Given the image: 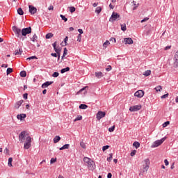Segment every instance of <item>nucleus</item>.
I'll use <instances>...</instances> for the list:
<instances>
[{"mask_svg": "<svg viewBox=\"0 0 178 178\" xmlns=\"http://www.w3.org/2000/svg\"><path fill=\"white\" fill-rule=\"evenodd\" d=\"M83 162H85L86 166H87L88 170H95L96 165L95 162L94 161L91 160V159L88 157H84L83 158Z\"/></svg>", "mask_w": 178, "mask_h": 178, "instance_id": "nucleus-1", "label": "nucleus"}, {"mask_svg": "<svg viewBox=\"0 0 178 178\" xmlns=\"http://www.w3.org/2000/svg\"><path fill=\"white\" fill-rule=\"evenodd\" d=\"M33 141V138L30 136L26 137L25 143L24 144V149H29L30 147H31V143Z\"/></svg>", "mask_w": 178, "mask_h": 178, "instance_id": "nucleus-2", "label": "nucleus"}, {"mask_svg": "<svg viewBox=\"0 0 178 178\" xmlns=\"http://www.w3.org/2000/svg\"><path fill=\"white\" fill-rule=\"evenodd\" d=\"M165 140H166L165 137H164L160 140H157L154 141L152 144L151 148H156V147H159V145H162V144H163V143L165 142Z\"/></svg>", "mask_w": 178, "mask_h": 178, "instance_id": "nucleus-3", "label": "nucleus"}, {"mask_svg": "<svg viewBox=\"0 0 178 178\" xmlns=\"http://www.w3.org/2000/svg\"><path fill=\"white\" fill-rule=\"evenodd\" d=\"M145 164L143 165V169H142V172L143 173H145L147 172H148V170L149 169V159H146L144 160Z\"/></svg>", "mask_w": 178, "mask_h": 178, "instance_id": "nucleus-4", "label": "nucleus"}, {"mask_svg": "<svg viewBox=\"0 0 178 178\" xmlns=\"http://www.w3.org/2000/svg\"><path fill=\"white\" fill-rule=\"evenodd\" d=\"M120 18V15H119V13L116 12H113L111 15V17L109 19V22H111L112 23H113V22L116 20H119Z\"/></svg>", "mask_w": 178, "mask_h": 178, "instance_id": "nucleus-5", "label": "nucleus"}, {"mask_svg": "<svg viewBox=\"0 0 178 178\" xmlns=\"http://www.w3.org/2000/svg\"><path fill=\"white\" fill-rule=\"evenodd\" d=\"M22 35L26 37L27 34H31V27L24 28L22 30Z\"/></svg>", "mask_w": 178, "mask_h": 178, "instance_id": "nucleus-6", "label": "nucleus"}, {"mask_svg": "<svg viewBox=\"0 0 178 178\" xmlns=\"http://www.w3.org/2000/svg\"><path fill=\"white\" fill-rule=\"evenodd\" d=\"M13 31H14L16 37H17V38H19L22 33V30L17 28V26H13Z\"/></svg>", "mask_w": 178, "mask_h": 178, "instance_id": "nucleus-7", "label": "nucleus"}, {"mask_svg": "<svg viewBox=\"0 0 178 178\" xmlns=\"http://www.w3.org/2000/svg\"><path fill=\"white\" fill-rule=\"evenodd\" d=\"M26 131H22L19 135V140L20 143H24V140H26Z\"/></svg>", "mask_w": 178, "mask_h": 178, "instance_id": "nucleus-8", "label": "nucleus"}, {"mask_svg": "<svg viewBox=\"0 0 178 178\" xmlns=\"http://www.w3.org/2000/svg\"><path fill=\"white\" fill-rule=\"evenodd\" d=\"M56 44H57L56 42H55L54 43H53V47H54V49L55 52H56V54H57V56H60V52H62V49H60V48H57V47H56Z\"/></svg>", "mask_w": 178, "mask_h": 178, "instance_id": "nucleus-9", "label": "nucleus"}, {"mask_svg": "<svg viewBox=\"0 0 178 178\" xmlns=\"http://www.w3.org/2000/svg\"><path fill=\"white\" fill-rule=\"evenodd\" d=\"M142 106L141 105H136V106H131L129 108V111L131 112H137V111H140V109H141Z\"/></svg>", "mask_w": 178, "mask_h": 178, "instance_id": "nucleus-10", "label": "nucleus"}, {"mask_svg": "<svg viewBox=\"0 0 178 178\" xmlns=\"http://www.w3.org/2000/svg\"><path fill=\"white\" fill-rule=\"evenodd\" d=\"M134 96L137 97V98H143L144 97V91L139 90L135 92Z\"/></svg>", "mask_w": 178, "mask_h": 178, "instance_id": "nucleus-11", "label": "nucleus"}, {"mask_svg": "<svg viewBox=\"0 0 178 178\" xmlns=\"http://www.w3.org/2000/svg\"><path fill=\"white\" fill-rule=\"evenodd\" d=\"M124 42L125 45H127V44L131 45V44L134 43V41H133V39H131V38H124Z\"/></svg>", "mask_w": 178, "mask_h": 178, "instance_id": "nucleus-12", "label": "nucleus"}, {"mask_svg": "<svg viewBox=\"0 0 178 178\" xmlns=\"http://www.w3.org/2000/svg\"><path fill=\"white\" fill-rule=\"evenodd\" d=\"M105 115H106V113H105V112L99 111L97 114V119L98 120H101V119H102V118H105Z\"/></svg>", "mask_w": 178, "mask_h": 178, "instance_id": "nucleus-13", "label": "nucleus"}, {"mask_svg": "<svg viewBox=\"0 0 178 178\" xmlns=\"http://www.w3.org/2000/svg\"><path fill=\"white\" fill-rule=\"evenodd\" d=\"M29 13L31 15H35L37 13V8L31 5L29 6Z\"/></svg>", "mask_w": 178, "mask_h": 178, "instance_id": "nucleus-14", "label": "nucleus"}, {"mask_svg": "<svg viewBox=\"0 0 178 178\" xmlns=\"http://www.w3.org/2000/svg\"><path fill=\"white\" fill-rule=\"evenodd\" d=\"M174 67H178V51L176 52L174 57Z\"/></svg>", "mask_w": 178, "mask_h": 178, "instance_id": "nucleus-15", "label": "nucleus"}, {"mask_svg": "<svg viewBox=\"0 0 178 178\" xmlns=\"http://www.w3.org/2000/svg\"><path fill=\"white\" fill-rule=\"evenodd\" d=\"M53 83H54V81H47L42 85V88H47V87H49L51 84H53Z\"/></svg>", "mask_w": 178, "mask_h": 178, "instance_id": "nucleus-16", "label": "nucleus"}, {"mask_svg": "<svg viewBox=\"0 0 178 178\" xmlns=\"http://www.w3.org/2000/svg\"><path fill=\"white\" fill-rule=\"evenodd\" d=\"M24 101L22 99V100H19L17 102H16L15 104V109H19V108H20V106H22V104H23Z\"/></svg>", "mask_w": 178, "mask_h": 178, "instance_id": "nucleus-17", "label": "nucleus"}, {"mask_svg": "<svg viewBox=\"0 0 178 178\" xmlns=\"http://www.w3.org/2000/svg\"><path fill=\"white\" fill-rule=\"evenodd\" d=\"M87 88H88V86H85L84 88H81L77 94H81V92H83V94H87Z\"/></svg>", "mask_w": 178, "mask_h": 178, "instance_id": "nucleus-18", "label": "nucleus"}, {"mask_svg": "<svg viewBox=\"0 0 178 178\" xmlns=\"http://www.w3.org/2000/svg\"><path fill=\"white\" fill-rule=\"evenodd\" d=\"M26 117H27V115H26V114H18L17 115V118L19 120H22V119H26Z\"/></svg>", "mask_w": 178, "mask_h": 178, "instance_id": "nucleus-19", "label": "nucleus"}, {"mask_svg": "<svg viewBox=\"0 0 178 178\" xmlns=\"http://www.w3.org/2000/svg\"><path fill=\"white\" fill-rule=\"evenodd\" d=\"M70 147V144H65L63 147H60L59 149L60 151H63V149H69Z\"/></svg>", "mask_w": 178, "mask_h": 178, "instance_id": "nucleus-20", "label": "nucleus"}, {"mask_svg": "<svg viewBox=\"0 0 178 178\" xmlns=\"http://www.w3.org/2000/svg\"><path fill=\"white\" fill-rule=\"evenodd\" d=\"M60 141V136H56L54 138V144H56Z\"/></svg>", "mask_w": 178, "mask_h": 178, "instance_id": "nucleus-21", "label": "nucleus"}, {"mask_svg": "<svg viewBox=\"0 0 178 178\" xmlns=\"http://www.w3.org/2000/svg\"><path fill=\"white\" fill-rule=\"evenodd\" d=\"M95 75L97 79H101V77H104V74H102V72H95Z\"/></svg>", "mask_w": 178, "mask_h": 178, "instance_id": "nucleus-22", "label": "nucleus"}, {"mask_svg": "<svg viewBox=\"0 0 178 178\" xmlns=\"http://www.w3.org/2000/svg\"><path fill=\"white\" fill-rule=\"evenodd\" d=\"M23 54V50L22 49H19L15 51V55H22Z\"/></svg>", "mask_w": 178, "mask_h": 178, "instance_id": "nucleus-23", "label": "nucleus"}, {"mask_svg": "<svg viewBox=\"0 0 178 178\" xmlns=\"http://www.w3.org/2000/svg\"><path fill=\"white\" fill-rule=\"evenodd\" d=\"M17 13L18 15H19L20 16H23V15H24V12L23 11V9H22V8H19L17 10Z\"/></svg>", "mask_w": 178, "mask_h": 178, "instance_id": "nucleus-24", "label": "nucleus"}, {"mask_svg": "<svg viewBox=\"0 0 178 178\" xmlns=\"http://www.w3.org/2000/svg\"><path fill=\"white\" fill-rule=\"evenodd\" d=\"M69 70H70V67H65V68L62 69V70H60V72H61L62 74H63V73H66V72H69Z\"/></svg>", "mask_w": 178, "mask_h": 178, "instance_id": "nucleus-25", "label": "nucleus"}, {"mask_svg": "<svg viewBox=\"0 0 178 178\" xmlns=\"http://www.w3.org/2000/svg\"><path fill=\"white\" fill-rule=\"evenodd\" d=\"M102 11V8L99 6L96 8L95 13H97L98 15H99V13H101Z\"/></svg>", "mask_w": 178, "mask_h": 178, "instance_id": "nucleus-26", "label": "nucleus"}, {"mask_svg": "<svg viewBox=\"0 0 178 178\" xmlns=\"http://www.w3.org/2000/svg\"><path fill=\"white\" fill-rule=\"evenodd\" d=\"M121 30L122 31H126V30H127V27L126 26V24H121Z\"/></svg>", "mask_w": 178, "mask_h": 178, "instance_id": "nucleus-27", "label": "nucleus"}, {"mask_svg": "<svg viewBox=\"0 0 178 178\" xmlns=\"http://www.w3.org/2000/svg\"><path fill=\"white\" fill-rule=\"evenodd\" d=\"M88 108V106L87 104H81L79 106V109H87Z\"/></svg>", "mask_w": 178, "mask_h": 178, "instance_id": "nucleus-28", "label": "nucleus"}, {"mask_svg": "<svg viewBox=\"0 0 178 178\" xmlns=\"http://www.w3.org/2000/svg\"><path fill=\"white\" fill-rule=\"evenodd\" d=\"M150 75H151V70H149L145 71V72L143 73V76H150Z\"/></svg>", "mask_w": 178, "mask_h": 178, "instance_id": "nucleus-29", "label": "nucleus"}, {"mask_svg": "<svg viewBox=\"0 0 178 178\" xmlns=\"http://www.w3.org/2000/svg\"><path fill=\"white\" fill-rule=\"evenodd\" d=\"M53 37L54 34H52V33H49L46 35L47 40H49V38H52Z\"/></svg>", "mask_w": 178, "mask_h": 178, "instance_id": "nucleus-30", "label": "nucleus"}, {"mask_svg": "<svg viewBox=\"0 0 178 178\" xmlns=\"http://www.w3.org/2000/svg\"><path fill=\"white\" fill-rule=\"evenodd\" d=\"M37 38H38V37L37 36V35L35 33L33 35V36L31 38V40L33 41V42H35V41L37 40Z\"/></svg>", "mask_w": 178, "mask_h": 178, "instance_id": "nucleus-31", "label": "nucleus"}, {"mask_svg": "<svg viewBox=\"0 0 178 178\" xmlns=\"http://www.w3.org/2000/svg\"><path fill=\"white\" fill-rule=\"evenodd\" d=\"M19 74L21 77H26L27 76V72H26V71H22Z\"/></svg>", "mask_w": 178, "mask_h": 178, "instance_id": "nucleus-32", "label": "nucleus"}, {"mask_svg": "<svg viewBox=\"0 0 178 178\" xmlns=\"http://www.w3.org/2000/svg\"><path fill=\"white\" fill-rule=\"evenodd\" d=\"M133 146L135 147V148H140V143L138 142H134L133 143Z\"/></svg>", "mask_w": 178, "mask_h": 178, "instance_id": "nucleus-33", "label": "nucleus"}, {"mask_svg": "<svg viewBox=\"0 0 178 178\" xmlns=\"http://www.w3.org/2000/svg\"><path fill=\"white\" fill-rule=\"evenodd\" d=\"M111 44V42L108 40H106L104 44L103 47L104 48H108V46Z\"/></svg>", "mask_w": 178, "mask_h": 178, "instance_id": "nucleus-34", "label": "nucleus"}, {"mask_svg": "<svg viewBox=\"0 0 178 178\" xmlns=\"http://www.w3.org/2000/svg\"><path fill=\"white\" fill-rule=\"evenodd\" d=\"M83 119V116L81 115H78L74 120V122H77L79 120H81Z\"/></svg>", "mask_w": 178, "mask_h": 178, "instance_id": "nucleus-35", "label": "nucleus"}, {"mask_svg": "<svg viewBox=\"0 0 178 178\" xmlns=\"http://www.w3.org/2000/svg\"><path fill=\"white\" fill-rule=\"evenodd\" d=\"M13 161V159L12 157H10V158L8 159V166H10V167L13 166V165H12Z\"/></svg>", "mask_w": 178, "mask_h": 178, "instance_id": "nucleus-36", "label": "nucleus"}, {"mask_svg": "<svg viewBox=\"0 0 178 178\" xmlns=\"http://www.w3.org/2000/svg\"><path fill=\"white\" fill-rule=\"evenodd\" d=\"M113 156V154H112V153L109 154V157L107 158L108 162H111V161H112Z\"/></svg>", "mask_w": 178, "mask_h": 178, "instance_id": "nucleus-37", "label": "nucleus"}, {"mask_svg": "<svg viewBox=\"0 0 178 178\" xmlns=\"http://www.w3.org/2000/svg\"><path fill=\"white\" fill-rule=\"evenodd\" d=\"M12 72H13V70L12 68H7V70H6V73L7 74H10V73H12Z\"/></svg>", "mask_w": 178, "mask_h": 178, "instance_id": "nucleus-38", "label": "nucleus"}, {"mask_svg": "<svg viewBox=\"0 0 178 178\" xmlns=\"http://www.w3.org/2000/svg\"><path fill=\"white\" fill-rule=\"evenodd\" d=\"M70 12L71 13H74V12H76V8H74V7H73V6L70 7Z\"/></svg>", "mask_w": 178, "mask_h": 178, "instance_id": "nucleus-39", "label": "nucleus"}, {"mask_svg": "<svg viewBox=\"0 0 178 178\" xmlns=\"http://www.w3.org/2000/svg\"><path fill=\"white\" fill-rule=\"evenodd\" d=\"M80 146L81 147V148H83V149H86V143L83 141L80 143Z\"/></svg>", "mask_w": 178, "mask_h": 178, "instance_id": "nucleus-40", "label": "nucleus"}, {"mask_svg": "<svg viewBox=\"0 0 178 178\" xmlns=\"http://www.w3.org/2000/svg\"><path fill=\"white\" fill-rule=\"evenodd\" d=\"M60 17H61L62 20H64V22L67 21V18H66V17H65V15H60Z\"/></svg>", "mask_w": 178, "mask_h": 178, "instance_id": "nucleus-41", "label": "nucleus"}, {"mask_svg": "<svg viewBox=\"0 0 178 178\" xmlns=\"http://www.w3.org/2000/svg\"><path fill=\"white\" fill-rule=\"evenodd\" d=\"M168 124H170V122L166 121L163 124V127H166V126H168Z\"/></svg>", "mask_w": 178, "mask_h": 178, "instance_id": "nucleus-42", "label": "nucleus"}, {"mask_svg": "<svg viewBox=\"0 0 178 178\" xmlns=\"http://www.w3.org/2000/svg\"><path fill=\"white\" fill-rule=\"evenodd\" d=\"M108 131H110V133H112L113 131H115V126H113V127H110L108 129Z\"/></svg>", "mask_w": 178, "mask_h": 178, "instance_id": "nucleus-43", "label": "nucleus"}, {"mask_svg": "<svg viewBox=\"0 0 178 178\" xmlns=\"http://www.w3.org/2000/svg\"><path fill=\"white\" fill-rule=\"evenodd\" d=\"M31 59H38V58L35 56H33L29 57L27 58V60H31Z\"/></svg>", "mask_w": 178, "mask_h": 178, "instance_id": "nucleus-44", "label": "nucleus"}, {"mask_svg": "<svg viewBox=\"0 0 178 178\" xmlns=\"http://www.w3.org/2000/svg\"><path fill=\"white\" fill-rule=\"evenodd\" d=\"M155 90H156V91H161V90H162V86H157V87H156L155 88Z\"/></svg>", "mask_w": 178, "mask_h": 178, "instance_id": "nucleus-45", "label": "nucleus"}, {"mask_svg": "<svg viewBox=\"0 0 178 178\" xmlns=\"http://www.w3.org/2000/svg\"><path fill=\"white\" fill-rule=\"evenodd\" d=\"M63 56H66L67 55V49L66 47L64 48V51H63Z\"/></svg>", "mask_w": 178, "mask_h": 178, "instance_id": "nucleus-46", "label": "nucleus"}, {"mask_svg": "<svg viewBox=\"0 0 178 178\" xmlns=\"http://www.w3.org/2000/svg\"><path fill=\"white\" fill-rule=\"evenodd\" d=\"M168 97H169V93H167L165 95H163L161 97V99H163L165 98H168Z\"/></svg>", "mask_w": 178, "mask_h": 178, "instance_id": "nucleus-47", "label": "nucleus"}, {"mask_svg": "<svg viewBox=\"0 0 178 178\" xmlns=\"http://www.w3.org/2000/svg\"><path fill=\"white\" fill-rule=\"evenodd\" d=\"M106 72H111V70H112V66L108 65L106 68Z\"/></svg>", "mask_w": 178, "mask_h": 178, "instance_id": "nucleus-48", "label": "nucleus"}, {"mask_svg": "<svg viewBox=\"0 0 178 178\" xmlns=\"http://www.w3.org/2000/svg\"><path fill=\"white\" fill-rule=\"evenodd\" d=\"M147 20H149V17H145L143 19L140 21V23H144L145 22H147Z\"/></svg>", "mask_w": 178, "mask_h": 178, "instance_id": "nucleus-49", "label": "nucleus"}, {"mask_svg": "<svg viewBox=\"0 0 178 178\" xmlns=\"http://www.w3.org/2000/svg\"><path fill=\"white\" fill-rule=\"evenodd\" d=\"M109 148V145H106L102 147V151H106Z\"/></svg>", "mask_w": 178, "mask_h": 178, "instance_id": "nucleus-50", "label": "nucleus"}, {"mask_svg": "<svg viewBox=\"0 0 178 178\" xmlns=\"http://www.w3.org/2000/svg\"><path fill=\"white\" fill-rule=\"evenodd\" d=\"M77 41H79V42H81V34L78 35Z\"/></svg>", "mask_w": 178, "mask_h": 178, "instance_id": "nucleus-51", "label": "nucleus"}, {"mask_svg": "<svg viewBox=\"0 0 178 178\" xmlns=\"http://www.w3.org/2000/svg\"><path fill=\"white\" fill-rule=\"evenodd\" d=\"M136 152H137V150H133L131 152V156H134V155H136Z\"/></svg>", "mask_w": 178, "mask_h": 178, "instance_id": "nucleus-52", "label": "nucleus"}, {"mask_svg": "<svg viewBox=\"0 0 178 178\" xmlns=\"http://www.w3.org/2000/svg\"><path fill=\"white\" fill-rule=\"evenodd\" d=\"M59 76V74L58 72H54L52 74V77H58Z\"/></svg>", "mask_w": 178, "mask_h": 178, "instance_id": "nucleus-53", "label": "nucleus"}, {"mask_svg": "<svg viewBox=\"0 0 178 178\" xmlns=\"http://www.w3.org/2000/svg\"><path fill=\"white\" fill-rule=\"evenodd\" d=\"M28 97H29V94L27 93H25L23 95L24 99H27Z\"/></svg>", "mask_w": 178, "mask_h": 178, "instance_id": "nucleus-54", "label": "nucleus"}, {"mask_svg": "<svg viewBox=\"0 0 178 178\" xmlns=\"http://www.w3.org/2000/svg\"><path fill=\"white\" fill-rule=\"evenodd\" d=\"M55 162H56V159L51 158V159L50 161V163H55Z\"/></svg>", "mask_w": 178, "mask_h": 178, "instance_id": "nucleus-55", "label": "nucleus"}, {"mask_svg": "<svg viewBox=\"0 0 178 178\" xmlns=\"http://www.w3.org/2000/svg\"><path fill=\"white\" fill-rule=\"evenodd\" d=\"M110 41H111V42H116V38H111V39H110Z\"/></svg>", "mask_w": 178, "mask_h": 178, "instance_id": "nucleus-56", "label": "nucleus"}, {"mask_svg": "<svg viewBox=\"0 0 178 178\" xmlns=\"http://www.w3.org/2000/svg\"><path fill=\"white\" fill-rule=\"evenodd\" d=\"M164 163H165V166H168L169 165V161H168V159L164 160Z\"/></svg>", "mask_w": 178, "mask_h": 178, "instance_id": "nucleus-57", "label": "nucleus"}, {"mask_svg": "<svg viewBox=\"0 0 178 178\" xmlns=\"http://www.w3.org/2000/svg\"><path fill=\"white\" fill-rule=\"evenodd\" d=\"M51 56H54V58H57L58 57V55L56 54V53H51Z\"/></svg>", "mask_w": 178, "mask_h": 178, "instance_id": "nucleus-58", "label": "nucleus"}, {"mask_svg": "<svg viewBox=\"0 0 178 178\" xmlns=\"http://www.w3.org/2000/svg\"><path fill=\"white\" fill-rule=\"evenodd\" d=\"M107 178H112V173L109 172V173L107 175Z\"/></svg>", "mask_w": 178, "mask_h": 178, "instance_id": "nucleus-59", "label": "nucleus"}, {"mask_svg": "<svg viewBox=\"0 0 178 178\" xmlns=\"http://www.w3.org/2000/svg\"><path fill=\"white\" fill-rule=\"evenodd\" d=\"M67 40H68V38H67V36H66V37L65 38V39H64V42L65 43V45H66V44H67Z\"/></svg>", "mask_w": 178, "mask_h": 178, "instance_id": "nucleus-60", "label": "nucleus"}, {"mask_svg": "<svg viewBox=\"0 0 178 178\" xmlns=\"http://www.w3.org/2000/svg\"><path fill=\"white\" fill-rule=\"evenodd\" d=\"M171 47L170 46H167L165 47V51H168V49H170Z\"/></svg>", "mask_w": 178, "mask_h": 178, "instance_id": "nucleus-61", "label": "nucleus"}, {"mask_svg": "<svg viewBox=\"0 0 178 178\" xmlns=\"http://www.w3.org/2000/svg\"><path fill=\"white\" fill-rule=\"evenodd\" d=\"M49 10H54V6H50L49 7Z\"/></svg>", "mask_w": 178, "mask_h": 178, "instance_id": "nucleus-62", "label": "nucleus"}, {"mask_svg": "<svg viewBox=\"0 0 178 178\" xmlns=\"http://www.w3.org/2000/svg\"><path fill=\"white\" fill-rule=\"evenodd\" d=\"M79 34H83V29H78Z\"/></svg>", "mask_w": 178, "mask_h": 178, "instance_id": "nucleus-63", "label": "nucleus"}, {"mask_svg": "<svg viewBox=\"0 0 178 178\" xmlns=\"http://www.w3.org/2000/svg\"><path fill=\"white\" fill-rule=\"evenodd\" d=\"M1 67H8V64H3Z\"/></svg>", "mask_w": 178, "mask_h": 178, "instance_id": "nucleus-64", "label": "nucleus"}]
</instances>
